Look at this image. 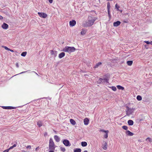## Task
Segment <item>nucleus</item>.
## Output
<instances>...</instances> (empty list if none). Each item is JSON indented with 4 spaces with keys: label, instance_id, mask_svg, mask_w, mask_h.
I'll list each match as a JSON object with an SVG mask.
<instances>
[{
    "label": "nucleus",
    "instance_id": "obj_1",
    "mask_svg": "<svg viewBox=\"0 0 152 152\" xmlns=\"http://www.w3.org/2000/svg\"><path fill=\"white\" fill-rule=\"evenodd\" d=\"M95 20L94 18L89 16L88 18V21L83 23V26L84 27L91 26L93 24Z\"/></svg>",
    "mask_w": 152,
    "mask_h": 152
},
{
    "label": "nucleus",
    "instance_id": "obj_2",
    "mask_svg": "<svg viewBox=\"0 0 152 152\" xmlns=\"http://www.w3.org/2000/svg\"><path fill=\"white\" fill-rule=\"evenodd\" d=\"M75 50L76 49L74 47L66 46L63 48V51L65 52L71 53L75 51Z\"/></svg>",
    "mask_w": 152,
    "mask_h": 152
},
{
    "label": "nucleus",
    "instance_id": "obj_3",
    "mask_svg": "<svg viewBox=\"0 0 152 152\" xmlns=\"http://www.w3.org/2000/svg\"><path fill=\"white\" fill-rule=\"evenodd\" d=\"M49 148L50 150H55V146L52 138H50L49 140Z\"/></svg>",
    "mask_w": 152,
    "mask_h": 152
},
{
    "label": "nucleus",
    "instance_id": "obj_4",
    "mask_svg": "<svg viewBox=\"0 0 152 152\" xmlns=\"http://www.w3.org/2000/svg\"><path fill=\"white\" fill-rule=\"evenodd\" d=\"M135 110L134 108H130L129 107L126 106V115L127 116H129L134 112Z\"/></svg>",
    "mask_w": 152,
    "mask_h": 152
},
{
    "label": "nucleus",
    "instance_id": "obj_5",
    "mask_svg": "<svg viewBox=\"0 0 152 152\" xmlns=\"http://www.w3.org/2000/svg\"><path fill=\"white\" fill-rule=\"evenodd\" d=\"M38 14L39 16L41 18H45L47 16V14L43 12H38Z\"/></svg>",
    "mask_w": 152,
    "mask_h": 152
},
{
    "label": "nucleus",
    "instance_id": "obj_6",
    "mask_svg": "<svg viewBox=\"0 0 152 152\" xmlns=\"http://www.w3.org/2000/svg\"><path fill=\"white\" fill-rule=\"evenodd\" d=\"M63 144L66 146H69L70 145V144H69V142L68 140H64L63 141Z\"/></svg>",
    "mask_w": 152,
    "mask_h": 152
},
{
    "label": "nucleus",
    "instance_id": "obj_7",
    "mask_svg": "<svg viewBox=\"0 0 152 152\" xmlns=\"http://www.w3.org/2000/svg\"><path fill=\"white\" fill-rule=\"evenodd\" d=\"M2 108L5 109H13L16 108V107L12 106H3Z\"/></svg>",
    "mask_w": 152,
    "mask_h": 152
},
{
    "label": "nucleus",
    "instance_id": "obj_8",
    "mask_svg": "<svg viewBox=\"0 0 152 152\" xmlns=\"http://www.w3.org/2000/svg\"><path fill=\"white\" fill-rule=\"evenodd\" d=\"M69 25L71 26H73L76 24V21L75 20L70 21L69 22Z\"/></svg>",
    "mask_w": 152,
    "mask_h": 152
},
{
    "label": "nucleus",
    "instance_id": "obj_9",
    "mask_svg": "<svg viewBox=\"0 0 152 152\" xmlns=\"http://www.w3.org/2000/svg\"><path fill=\"white\" fill-rule=\"evenodd\" d=\"M109 77L106 76L103 79V83H108Z\"/></svg>",
    "mask_w": 152,
    "mask_h": 152
},
{
    "label": "nucleus",
    "instance_id": "obj_10",
    "mask_svg": "<svg viewBox=\"0 0 152 152\" xmlns=\"http://www.w3.org/2000/svg\"><path fill=\"white\" fill-rule=\"evenodd\" d=\"M50 53L52 55H53L54 57H56L57 56V53L56 51L51 50L50 51Z\"/></svg>",
    "mask_w": 152,
    "mask_h": 152
},
{
    "label": "nucleus",
    "instance_id": "obj_11",
    "mask_svg": "<svg viewBox=\"0 0 152 152\" xmlns=\"http://www.w3.org/2000/svg\"><path fill=\"white\" fill-rule=\"evenodd\" d=\"M1 27L5 29H6L8 28V25L7 24L5 23H4L2 25Z\"/></svg>",
    "mask_w": 152,
    "mask_h": 152
},
{
    "label": "nucleus",
    "instance_id": "obj_12",
    "mask_svg": "<svg viewBox=\"0 0 152 152\" xmlns=\"http://www.w3.org/2000/svg\"><path fill=\"white\" fill-rule=\"evenodd\" d=\"M89 120L87 118H86L84 120V124L85 125H88L89 123Z\"/></svg>",
    "mask_w": 152,
    "mask_h": 152
},
{
    "label": "nucleus",
    "instance_id": "obj_13",
    "mask_svg": "<svg viewBox=\"0 0 152 152\" xmlns=\"http://www.w3.org/2000/svg\"><path fill=\"white\" fill-rule=\"evenodd\" d=\"M121 22L118 21L113 23V26H114L117 27L120 25Z\"/></svg>",
    "mask_w": 152,
    "mask_h": 152
},
{
    "label": "nucleus",
    "instance_id": "obj_14",
    "mask_svg": "<svg viewBox=\"0 0 152 152\" xmlns=\"http://www.w3.org/2000/svg\"><path fill=\"white\" fill-rule=\"evenodd\" d=\"M126 134L128 136H132L134 135V134L130 132L129 131H127L126 132Z\"/></svg>",
    "mask_w": 152,
    "mask_h": 152
},
{
    "label": "nucleus",
    "instance_id": "obj_15",
    "mask_svg": "<svg viewBox=\"0 0 152 152\" xmlns=\"http://www.w3.org/2000/svg\"><path fill=\"white\" fill-rule=\"evenodd\" d=\"M102 148L104 150L107 149V144L106 142H105L104 144L102 145Z\"/></svg>",
    "mask_w": 152,
    "mask_h": 152
},
{
    "label": "nucleus",
    "instance_id": "obj_16",
    "mask_svg": "<svg viewBox=\"0 0 152 152\" xmlns=\"http://www.w3.org/2000/svg\"><path fill=\"white\" fill-rule=\"evenodd\" d=\"M65 56V53L64 52H62L60 53L58 55V57L61 58L64 57Z\"/></svg>",
    "mask_w": 152,
    "mask_h": 152
},
{
    "label": "nucleus",
    "instance_id": "obj_17",
    "mask_svg": "<svg viewBox=\"0 0 152 152\" xmlns=\"http://www.w3.org/2000/svg\"><path fill=\"white\" fill-rule=\"evenodd\" d=\"M54 137L56 142H58L60 141V139L57 135H55Z\"/></svg>",
    "mask_w": 152,
    "mask_h": 152
},
{
    "label": "nucleus",
    "instance_id": "obj_18",
    "mask_svg": "<svg viewBox=\"0 0 152 152\" xmlns=\"http://www.w3.org/2000/svg\"><path fill=\"white\" fill-rule=\"evenodd\" d=\"M128 123L130 126L134 124V122L132 120H129L128 121Z\"/></svg>",
    "mask_w": 152,
    "mask_h": 152
},
{
    "label": "nucleus",
    "instance_id": "obj_19",
    "mask_svg": "<svg viewBox=\"0 0 152 152\" xmlns=\"http://www.w3.org/2000/svg\"><path fill=\"white\" fill-rule=\"evenodd\" d=\"M42 121H39L37 122V125L38 127H40L42 126Z\"/></svg>",
    "mask_w": 152,
    "mask_h": 152
},
{
    "label": "nucleus",
    "instance_id": "obj_20",
    "mask_svg": "<svg viewBox=\"0 0 152 152\" xmlns=\"http://www.w3.org/2000/svg\"><path fill=\"white\" fill-rule=\"evenodd\" d=\"M70 122L73 125H75L76 124V123L75 121L72 119H70Z\"/></svg>",
    "mask_w": 152,
    "mask_h": 152
},
{
    "label": "nucleus",
    "instance_id": "obj_21",
    "mask_svg": "<svg viewBox=\"0 0 152 152\" xmlns=\"http://www.w3.org/2000/svg\"><path fill=\"white\" fill-rule=\"evenodd\" d=\"M86 30H84L83 29H82V31L80 33L82 35H83L86 34Z\"/></svg>",
    "mask_w": 152,
    "mask_h": 152
},
{
    "label": "nucleus",
    "instance_id": "obj_22",
    "mask_svg": "<svg viewBox=\"0 0 152 152\" xmlns=\"http://www.w3.org/2000/svg\"><path fill=\"white\" fill-rule=\"evenodd\" d=\"M102 64L101 62H99L96 64V65L94 67V68H97L99 66L101 65Z\"/></svg>",
    "mask_w": 152,
    "mask_h": 152
},
{
    "label": "nucleus",
    "instance_id": "obj_23",
    "mask_svg": "<svg viewBox=\"0 0 152 152\" xmlns=\"http://www.w3.org/2000/svg\"><path fill=\"white\" fill-rule=\"evenodd\" d=\"M116 87L119 90H124V88L121 86L118 85Z\"/></svg>",
    "mask_w": 152,
    "mask_h": 152
},
{
    "label": "nucleus",
    "instance_id": "obj_24",
    "mask_svg": "<svg viewBox=\"0 0 152 152\" xmlns=\"http://www.w3.org/2000/svg\"><path fill=\"white\" fill-rule=\"evenodd\" d=\"M127 64L129 66H131L133 64V61H127Z\"/></svg>",
    "mask_w": 152,
    "mask_h": 152
},
{
    "label": "nucleus",
    "instance_id": "obj_25",
    "mask_svg": "<svg viewBox=\"0 0 152 152\" xmlns=\"http://www.w3.org/2000/svg\"><path fill=\"white\" fill-rule=\"evenodd\" d=\"M81 145L83 147L86 146L87 145V143L86 142H81Z\"/></svg>",
    "mask_w": 152,
    "mask_h": 152
},
{
    "label": "nucleus",
    "instance_id": "obj_26",
    "mask_svg": "<svg viewBox=\"0 0 152 152\" xmlns=\"http://www.w3.org/2000/svg\"><path fill=\"white\" fill-rule=\"evenodd\" d=\"M107 10H110V4L109 2H108L107 3Z\"/></svg>",
    "mask_w": 152,
    "mask_h": 152
},
{
    "label": "nucleus",
    "instance_id": "obj_27",
    "mask_svg": "<svg viewBox=\"0 0 152 152\" xmlns=\"http://www.w3.org/2000/svg\"><path fill=\"white\" fill-rule=\"evenodd\" d=\"M109 132V131L107 130V132L105 133V134L104 135V137L105 138H107L108 137V134Z\"/></svg>",
    "mask_w": 152,
    "mask_h": 152
},
{
    "label": "nucleus",
    "instance_id": "obj_28",
    "mask_svg": "<svg viewBox=\"0 0 152 152\" xmlns=\"http://www.w3.org/2000/svg\"><path fill=\"white\" fill-rule=\"evenodd\" d=\"M137 99L138 101H141L142 99V98L141 96L138 95L137 96Z\"/></svg>",
    "mask_w": 152,
    "mask_h": 152
},
{
    "label": "nucleus",
    "instance_id": "obj_29",
    "mask_svg": "<svg viewBox=\"0 0 152 152\" xmlns=\"http://www.w3.org/2000/svg\"><path fill=\"white\" fill-rule=\"evenodd\" d=\"M81 150L80 148H77L74 150V152H81Z\"/></svg>",
    "mask_w": 152,
    "mask_h": 152
},
{
    "label": "nucleus",
    "instance_id": "obj_30",
    "mask_svg": "<svg viewBox=\"0 0 152 152\" xmlns=\"http://www.w3.org/2000/svg\"><path fill=\"white\" fill-rule=\"evenodd\" d=\"M27 54V52H23V53H22L21 54V56H25Z\"/></svg>",
    "mask_w": 152,
    "mask_h": 152
},
{
    "label": "nucleus",
    "instance_id": "obj_31",
    "mask_svg": "<svg viewBox=\"0 0 152 152\" xmlns=\"http://www.w3.org/2000/svg\"><path fill=\"white\" fill-rule=\"evenodd\" d=\"M110 88L114 91H115L117 90L116 87L115 86H112Z\"/></svg>",
    "mask_w": 152,
    "mask_h": 152
},
{
    "label": "nucleus",
    "instance_id": "obj_32",
    "mask_svg": "<svg viewBox=\"0 0 152 152\" xmlns=\"http://www.w3.org/2000/svg\"><path fill=\"white\" fill-rule=\"evenodd\" d=\"M103 79L101 78H100L98 80V81L99 82V83H103Z\"/></svg>",
    "mask_w": 152,
    "mask_h": 152
},
{
    "label": "nucleus",
    "instance_id": "obj_33",
    "mask_svg": "<svg viewBox=\"0 0 152 152\" xmlns=\"http://www.w3.org/2000/svg\"><path fill=\"white\" fill-rule=\"evenodd\" d=\"M60 149L61 151L63 152L65 151H66L65 148L64 147H61Z\"/></svg>",
    "mask_w": 152,
    "mask_h": 152
},
{
    "label": "nucleus",
    "instance_id": "obj_34",
    "mask_svg": "<svg viewBox=\"0 0 152 152\" xmlns=\"http://www.w3.org/2000/svg\"><path fill=\"white\" fill-rule=\"evenodd\" d=\"M16 144L14 145L13 146H10V148H9V149L10 150V149H11L13 148L16 147Z\"/></svg>",
    "mask_w": 152,
    "mask_h": 152
},
{
    "label": "nucleus",
    "instance_id": "obj_35",
    "mask_svg": "<svg viewBox=\"0 0 152 152\" xmlns=\"http://www.w3.org/2000/svg\"><path fill=\"white\" fill-rule=\"evenodd\" d=\"M115 7L116 9H117V10H119V8H120V7L119 6H118L117 4H116L115 5Z\"/></svg>",
    "mask_w": 152,
    "mask_h": 152
},
{
    "label": "nucleus",
    "instance_id": "obj_36",
    "mask_svg": "<svg viewBox=\"0 0 152 152\" xmlns=\"http://www.w3.org/2000/svg\"><path fill=\"white\" fill-rule=\"evenodd\" d=\"M122 128L123 129L125 130H127L128 129V127L126 126H123Z\"/></svg>",
    "mask_w": 152,
    "mask_h": 152
},
{
    "label": "nucleus",
    "instance_id": "obj_37",
    "mask_svg": "<svg viewBox=\"0 0 152 152\" xmlns=\"http://www.w3.org/2000/svg\"><path fill=\"white\" fill-rule=\"evenodd\" d=\"M108 12V16L109 17V18H111V14L110 13V10H107Z\"/></svg>",
    "mask_w": 152,
    "mask_h": 152
},
{
    "label": "nucleus",
    "instance_id": "obj_38",
    "mask_svg": "<svg viewBox=\"0 0 152 152\" xmlns=\"http://www.w3.org/2000/svg\"><path fill=\"white\" fill-rule=\"evenodd\" d=\"M148 140L150 142H151V139L149 137H147L145 140Z\"/></svg>",
    "mask_w": 152,
    "mask_h": 152
},
{
    "label": "nucleus",
    "instance_id": "obj_39",
    "mask_svg": "<svg viewBox=\"0 0 152 152\" xmlns=\"http://www.w3.org/2000/svg\"><path fill=\"white\" fill-rule=\"evenodd\" d=\"M3 47H4L6 50H10V49L9 48L6 46H3Z\"/></svg>",
    "mask_w": 152,
    "mask_h": 152
},
{
    "label": "nucleus",
    "instance_id": "obj_40",
    "mask_svg": "<svg viewBox=\"0 0 152 152\" xmlns=\"http://www.w3.org/2000/svg\"><path fill=\"white\" fill-rule=\"evenodd\" d=\"M107 131V130L105 131L104 129H100L99 130L100 132H104L105 133Z\"/></svg>",
    "mask_w": 152,
    "mask_h": 152
},
{
    "label": "nucleus",
    "instance_id": "obj_41",
    "mask_svg": "<svg viewBox=\"0 0 152 152\" xmlns=\"http://www.w3.org/2000/svg\"><path fill=\"white\" fill-rule=\"evenodd\" d=\"M26 148L27 149H31V146L30 145H28L26 146Z\"/></svg>",
    "mask_w": 152,
    "mask_h": 152
},
{
    "label": "nucleus",
    "instance_id": "obj_42",
    "mask_svg": "<svg viewBox=\"0 0 152 152\" xmlns=\"http://www.w3.org/2000/svg\"><path fill=\"white\" fill-rule=\"evenodd\" d=\"M144 42L146 43V44H150V43H151V42H149V41H144Z\"/></svg>",
    "mask_w": 152,
    "mask_h": 152
},
{
    "label": "nucleus",
    "instance_id": "obj_43",
    "mask_svg": "<svg viewBox=\"0 0 152 152\" xmlns=\"http://www.w3.org/2000/svg\"><path fill=\"white\" fill-rule=\"evenodd\" d=\"M9 151V149H7L4 151L3 152H8Z\"/></svg>",
    "mask_w": 152,
    "mask_h": 152
},
{
    "label": "nucleus",
    "instance_id": "obj_44",
    "mask_svg": "<svg viewBox=\"0 0 152 152\" xmlns=\"http://www.w3.org/2000/svg\"><path fill=\"white\" fill-rule=\"evenodd\" d=\"M50 4L52 3L53 2V0H48Z\"/></svg>",
    "mask_w": 152,
    "mask_h": 152
},
{
    "label": "nucleus",
    "instance_id": "obj_45",
    "mask_svg": "<svg viewBox=\"0 0 152 152\" xmlns=\"http://www.w3.org/2000/svg\"><path fill=\"white\" fill-rule=\"evenodd\" d=\"M16 66L17 67H18V63H17L16 64Z\"/></svg>",
    "mask_w": 152,
    "mask_h": 152
},
{
    "label": "nucleus",
    "instance_id": "obj_46",
    "mask_svg": "<svg viewBox=\"0 0 152 152\" xmlns=\"http://www.w3.org/2000/svg\"><path fill=\"white\" fill-rule=\"evenodd\" d=\"M54 150H50L49 152H54Z\"/></svg>",
    "mask_w": 152,
    "mask_h": 152
},
{
    "label": "nucleus",
    "instance_id": "obj_47",
    "mask_svg": "<svg viewBox=\"0 0 152 152\" xmlns=\"http://www.w3.org/2000/svg\"><path fill=\"white\" fill-rule=\"evenodd\" d=\"M47 135V132H45L44 134V135L45 136H46Z\"/></svg>",
    "mask_w": 152,
    "mask_h": 152
},
{
    "label": "nucleus",
    "instance_id": "obj_48",
    "mask_svg": "<svg viewBox=\"0 0 152 152\" xmlns=\"http://www.w3.org/2000/svg\"><path fill=\"white\" fill-rule=\"evenodd\" d=\"M3 18V17L0 15V19L1 20Z\"/></svg>",
    "mask_w": 152,
    "mask_h": 152
},
{
    "label": "nucleus",
    "instance_id": "obj_49",
    "mask_svg": "<svg viewBox=\"0 0 152 152\" xmlns=\"http://www.w3.org/2000/svg\"><path fill=\"white\" fill-rule=\"evenodd\" d=\"M9 51H11V52H14V51L13 50H11L10 49V50H9Z\"/></svg>",
    "mask_w": 152,
    "mask_h": 152
},
{
    "label": "nucleus",
    "instance_id": "obj_50",
    "mask_svg": "<svg viewBox=\"0 0 152 152\" xmlns=\"http://www.w3.org/2000/svg\"><path fill=\"white\" fill-rule=\"evenodd\" d=\"M22 151L23 152H26L25 151H24V150H23Z\"/></svg>",
    "mask_w": 152,
    "mask_h": 152
},
{
    "label": "nucleus",
    "instance_id": "obj_51",
    "mask_svg": "<svg viewBox=\"0 0 152 152\" xmlns=\"http://www.w3.org/2000/svg\"><path fill=\"white\" fill-rule=\"evenodd\" d=\"M150 44H151V45H152V41H151V42Z\"/></svg>",
    "mask_w": 152,
    "mask_h": 152
},
{
    "label": "nucleus",
    "instance_id": "obj_52",
    "mask_svg": "<svg viewBox=\"0 0 152 152\" xmlns=\"http://www.w3.org/2000/svg\"><path fill=\"white\" fill-rule=\"evenodd\" d=\"M38 148V147L37 148H36V150H37V149Z\"/></svg>",
    "mask_w": 152,
    "mask_h": 152
},
{
    "label": "nucleus",
    "instance_id": "obj_53",
    "mask_svg": "<svg viewBox=\"0 0 152 152\" xmlns=\"http://www.w3.org/2000/svg\"><path fill=\"white\" fill-rule=\"evenodd\" d=\"M84 152H88V151H85Z\"/></svg>",
    "mask_w": 152,
    "mask_h": 152
},
{
    "label": "nucleus",
    "instance_id": "obj_54",
    "mask_svg": "<svg viewBox=\"0 0 152 152\" xmlns=\"http://www.w3.org/2000/svg\"><path fill=\"white\" fill-rule=\"evenodd\" d=\"M120 12H122V10H120Z\"/></svg>",
    "mask_w": 152,
    "mask_h": 152
},
{
    "label": "nucleus",
    "instance_id": "obj_55",
    "mask_svg": "<svg viewBox=\"0 0 152 152\" xmlns=\"http://www.w3.org/2000/svg\"><path fill=\"white\" fill-rule=\"evenodd\" d=\"M36 75H38V74L37 73H36Z\"/></svg>",
    "mask_w": 152,
    "mask_h": 152
},
{
    "label": "nucleus",
    "instance_id": "obj_56",
    "mask_svg": "<svg viewBox=\"0 0 152 152\" xmlns=\"http://www.w3.org/2000/svg\"><path fill=\"white\" fill-rule=\"evenodd\" d=\"M151 128H152V126H151Z\"/></svg>",
    "mask_w": 152,
    "mask_h": 152
}]
</instances>
